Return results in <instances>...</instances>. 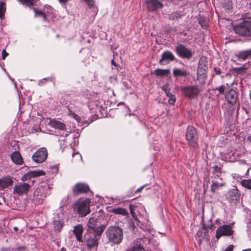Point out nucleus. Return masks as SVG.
<instances>
[{
    "label": "nucleus",
    "instance_id": "obj_43",
    "mask_svg": "<svg viewBox=\"0 0 251 251\" xmlns=\"http://www.w3.org/2000/svg\"><path fill=\"white\" fill-rule=\"evenodd\" d=\"M199 23L203 28L206 29L208 26L206 21L202 17H201L199 19Z\"/></svg>",
    "mask_w": 251,
    "mask_h": 251
},
{
    "label": "nucleus",
    "instance_id": "obj_51",
    "mask_svg": "<svg viewBox=\"0 0 251 251\" xmlns=\"http://www.w3.org/2000/svg\"><path fill=\"white\" fill-rule=\"evenodd\" d=\"M1 54L2 59H4L5 57L8 55V53L5 50H2Z\"/></svg>",
    "mask_w": 251,
    "mask_h": 251
},
{
    "label": "nucleus",
    "instance_id": "obj_35",
    "mask_svg": "<svg viewBox=\"0 0 251 251\" xmlns=\"http://www.w3.org/2000/svg\"><path fill=\"white\" fill-rule=\"evenodd\" d=\"M241 184L248 189H251V179L242 180L241 181Z\"/></svg>",
    "mask_w": 251,
    "mask_h": 251
},
{
    "label": "nucleus",
    "instance_id": "obj_29",
    "mask_svg": "<svg viewBox=\"0 0 251 251\" xmlns=\"http://www.w3.org/2000/svg\"><path fill=\"white\" fill-rule=\"evenodd\" d=\"M170 73V69H157L154 71V74L157 76H167Z\"/></svg>",
    "mask_w": 251,
    "mask_h": 251
},
{
    "label": "nucleus",
    "instance_id": "obj_1",
    "mask_svg": "<svg viewBox=\"0 0 251 251\" xmlns=\"http://www.w3.org/2000/svg\"><path fill=\"white\" fill-rule=\"evenodd\" d=\"M106 237L109 241L113 244H119L123 240V232L119 226H109L105 231Z\"/></svg>",
    "mask_w": 251,
    "mask_h": 251
},
{
    "label": "nucleus",
    "instance_id": "obj_34",
    "mask_svg": "<svg viewBox=\"0 0 251 251\" xmlns=\"http://www.w3.org/2000/svg\"><path fill=\"white\" fill-rule=\"evenodd\" d=\"M212 168L213 169V173L215 176L214 177L216 178V176L220 177L222 173L221 168L216 165L213 167Z\"/></svg>",
    "mask_w": 251,
    "mask_h": 251
},
{
    "label": "nucleus",
    "instance_id": "obj_15",
    "mask_svg": "<svg viewBox=\"0 0 251 251\" xmlns=\"http://www.w3.org/2000/svg\"><path fill=\"white\" fill-rule=\"evenodd\" d=\"M30 186L26 183H20L19 185L14 186V192L19 195L27 193Z\"/></svg>",
    "mask_w": 251,
    "mask_h": 251
},
{
    "label": "nucleus",
    "instance_id": "obj_37",
    "mask_svg": "<svg viewBox=\"0 0 251 251\" xmlns=\"http://www.w3.org/2000/svg\"><path fill=\"white\" fill-rule=\"evenodd\" d=\"M181 17V14L178 12H174L169 15V19L170 20H176L180 19Z\"/></svg>",
    "mask_w": 251,
    "mask_h": 251
},
{
    "label": "nucleus",
    "instance_id": "obj_26",
    "mask_svg": "<svg viewBox=\"0 0 251 251\" xmlns=\"http://www.w3.org/2000/svg\"><path fill=\"white\" fill-rule=\"evenodd\" d=\"M31 157H48L47 149L45 147H41Z\"/></svg>",
    "mask_w": 251,
    "mask_h": 251
},
{
    "label": "nucleus",
    "instance_id": "obj_61",
    "mask_svg": "<svg viewBox=\"0 0 251 251\" xmlns=\"http://www.w3.org/2000/svg\"><path fill=\"white\" fill-rule=\"evenodd\" d=\"M237 70H242V67H240V68H237Z\"/></svg>",
    "mask_w": 251,
    "mask_h": 251
},
{
    "label": "nucleus",
    "instance_id": "obj_50",
    "mask_svg": "<svg viewBox=\"0 0 251 251\" xmlns=\"http://www.w3.org/2000/svg\"><path fill=\"white\" fill-rule=\"evenodd\" d=\"M129 208H130V213L131 214L133 218H135V213L133 212L134 207L131 205H130Z\"/></svg>",
    "mask_w": 251,
    "mask_h": 251
},
{
    "label": "nucleus",
    "instance_id": "obj_7",
    "mask_svg": "<svg viewBox=\"0 0 251 251\" xmlns=\"http://www.w3.org/2000/svg\"><path fill=\"white\" fill-rule=\"evenodd\" d=\"M176 54L181 58L190 59L193 55L192 50L186 48L182 44H178L176 47Z\"/></svg>",
    "mask_w": 251,
    "mask_h": 251
},
{
    "label": "nucleus",
    "instance_id": "obj_45",
    "mask_svg": "<svg viewBox=\"0 0 251 251\" xmlns=\"http://www.w3.org/2000/svg\"><path fill=\"white\" fill-rule=\"evenodd\" d=\"M132 251H145V249L141 245L137 244L133 246Z\"/></svg>",
    "mask_w": 251,
    "mask_h": 251
},
{
    "label": "nucleus",
    "instance_id": "obj_44",
    "mask_svg": "<svg viewBox=\"0 0 251 251\" xmlns=\"http://www.w3.org/2000/svg\"><path fill=\"white\" fill-rule=\"evenodd\" d=\"M11 160L16 164L20 165L23 163V158H10Z\"/></svg>",
    "mask_w": 251,
    "mask_h": 251
},
{
    "label": "nucleus",
    "instance_id": "obj_53",
    "mask_svg": "<svg viewBox=\"0 0 251 251\" xmlns=\"http://www.w3.org/2000/svg\"><path fill=\"white\" fill-rule=\"evenodd\" d=\"M40 130H41L40 127L39 126H36L35 127H34L33 128L32 132H38L39 131H40Z\"/></svg>",
    "mask_w": 251,
    "mask_h": 251
},
{
    "label": "nucleus",
    "instance_id": "obj_18",
    "mask_svg": "<svg viewBox=\"0 0 251 251\" xmlns=\"http://www.w3.org/2000/svg\"><path fill=\"white\" fill-rule=\"evenodd\" d=\"M73 232L75 235L76 240L79 242H83L82 234L83 228L82 225L79 224L74 227Z\"/></svg>",
    "mask_w": 251,
    "mask_h": 251
},
{
    "label": "nucleus",
    "instance_id": "obj_21",
    "mask_svg": "<svg viewBox=\"0 0 251 251\" xmlns=\"http://www.w3.org/2000/svg\"><path fill=\"white\" fill-rule=\"evenodd\" d=\"M13 180L10 177H3L0 179V190L8 188L13 185Z\"/></svg>",
    "mask_w": 251,
    "mask_h": 251
},
{
    "label": "nucleus",
    "instance_id": "obj_56",
    "mask_svg": "<svg viewBox=\"0 0 251 251\" xmlns=\"http://www.w3.org/2000/svg\"><path fill=\"white\" fill-rule=\"evenodd\" d=\"M144 186H143L140 188H139L138 189H137L136 191V193H138V192H140L143 189V188H144Z\"/></svg>",
    "mask_w": 251,
    "mask_h": 251
},
{
    "label": "nucleus",
    "instance_id": "obj_31",
    "mask_svg": "<svg viewBox=\"0 0 251 251\" xmlns=\"http://www.w3.org/2000/svg\"><path fill=\"white\" fill-rule=\"evenodd\" d=\"M98 223L99 219L98 218L95 217L90 218L87 224L88 228L97 226Z\"/></svg>",
    "mask_w": 251,
    "mask_h": 251
},
{
    "label": "nucleus",
    "instance_id": "obj_20",
    "mask_svg": "<svg viewBox=\"0 0 251 251\" xmlns=\"http://www.w3.org/2000/svg\"><path fill=\"white\" fill-rule=\"evenodd\" d=\"M42 190V187H38L34 192L33 201L36 204H41L44 198L45 197L44 195L40 194Z\"/></svg>",
    "mask_w": 251,
    "mask_h": 251
},
{
    "label": "nucleus",
    "instance_id": "obj_38",
    "mask_svg": "<svg viewBox=\"0 0 251 251\" xmlns=\"http://www.w3.org/2000/svg\"><path fill=\"white\" fill-rule=\"evenodd\" d=\"M72 108V107H69L68 108V114L69 115L72 117L75 120L78 121L80 119V117L75 113V111L71 109Z\"/></svg>",
    "mask_w": 251,
    "mask_h": 251
},
{
    "label": "nucleus",
    "instance_id": "obj_60",
    "mask_svg": "<svg viewBox=\"0 0 251 251\" xmlns=\"http://www.w3.org/2000/svg\"><path fill=\"white\" fill-rule=\"evenodd\" d=\"M243 251H251V249H246V250H243Z\"/></svg>",
    "mask_w": 251,
    "mask_h": 251
},
{
    "label": "nucleus",
    "instance_id": "obj_5",
    "mask_svg": "<svg viewBox=\"0 0 251 251\" xmlns=\"http://www.w3.org/2000/svg\"><path fill=\"white\" fill-rule=\"evenodd\" d=\"M99 240L92 232L87 231L84 236L83 242H85L88 249L91 250L95 248H97Z\"/></svg>",
    "mask_w": 251,
    "mask_h": 251
},
{
    "label": "nucleus",
    "instance_id": "obj_54",
    "mask_svg": "<svg viewBox=\"0 0 251 251\" xmlns=\"http://www.w3.org/2000/svg\"><path fill=\"white\" fill-rule=\"evenodd\" d=\"M234 246L232 245H229L225 251H233Z\"/></svg>",
    "mask_w": 251,
    "mask_h": 251
},
{
    "label": "nucleus",
    "instance_id": "obj_42",
    "mask_svg": "<svg viewBox=\"0 0 251 251\" xmlns=\"http://www.w3.org/2000/svg\"><path fill=\"white\" fill-rule=\"evenodd\" d=\"M23 4L27 6L33 5L37 0H19Z\"/></svg>",
    "mask_w": 251,
    "mask_h": 251
},
{
    "label": "nucleus",
    "instance_id": "obj_25",
    "mask_svg": "<svg viewBox=\"0 0 251 251\" xmlns=\"http://www.w3.org/2000/svg\"><path fill=\"white\" fill-rule=\"evenodd\" d=\"M63 221L59 218H54L53 221L54 230L55 232H60L63 226Z\"/></svg>",
    "mask_w": 251,
    "mask_h": 251
},
{
    "label": "nucleus",
    "instance_id": "obj_6",
    "mask_svg": "<svg viewBox=\"0 0 251 251\" xmlns=\"http://www.w3.org/2000/svg\"><path fill=\"white\" fill-rule=\"evenodd\" d=\"M89 205L90 201L88 199L78 201L76 203L75 208L77 210L79 216L84 217L90 213Z\"/></svg>",
    "mask_w": 251,
    "mask_h": 251
},
{
    "label": "nucleus",
    "instance_id": "obj_46",
    "mask_svg": "<svg viewBox=\"0 0 251 251\" xmlns=\"http://www.w3.org/2000/svg\"><path fill=\"white\" fill-rule=\"evenodd\" d=\"M44 13L47 14H51L53 12V8L49 5H45L44 8Z\"/></svg>",
    "mask_w": 251,
    "mask_h": 251
},
{
    "label": "nucleus",
    "instance_id": "obj_3",
    "mask_svg": "<svg viewBox=\"0 0 251 251\" xmlns=\"http://www.w3.org/2000/svg\"><path fill=\"white\" fill-rule=\"evenodd\" d=\"M186 139L190 148L196 149L198 147L197 130L193 126H188L186 129Z\"/></svg>",
    "mask_w": 251,
    "mask_h": 251
},
{
    "label": "nucleus",
    "instance_id": "obj_27",
    "mask_svg": "<svg viewBox=\"0 0 251 251\" xmlns=\"http://www.w3.org/2000/svg\"><path fill=\"white\" fill-rule=\"evenodd\" d=\"M11 144H13V147L14 148V151H13V149L11 150V153L10 154V157H22L19 151V147L17 146L18 144L16 141H14ZM12 148H13V147Z\"/></svg>",
    "mask_w": 251,
    "mask_h": 251
},
{
    "label": "nucleus",
    "instance_id": "obj_2",
    "mask_svg": "<svg viewBox=\"0 0 251 251\" xmlns=\"http://www.w3.org/2000/svg\"><path fill=\"white\" fill-rule=\"evenodd\" d=\"M234 30L239 36L244 39H249L251 38V22L243 21L234 25Z\"/></svg>",
    "mask_w": 251,
    "mask_h": 251
},
{
    "label": "nucleus",
    "instance_id": "obj_52",
    "mask_svg": "<svg viewBox=\"0 0 251 251\" xmlns=\"http://www.w3.org/2000/svg\"><path fill=\"white\" fill-rule=\"evenodd\" d=\"M214 72L215 74L217 75H220L221 74V71L220 68L217 67H215L214 68Z\"/></svg>",
    "mask_w": 251,
    "mask_h": 251
},
{
    "label": "nucleus",
    "instance_id": "obj_19",
    "mask_svg": "<svg viewBox=\"0 0 251 251\" xmlns=\"http://www.w3.org/2000/svg\"><path fill=\"white\" fill-rule=\"evenodd\" d=\"M238 61H245L251 58V49L239 51L236 54Z\"/></svg>",
    "mask_w": 251,
    "mask_h": 251
},
{
    "label": "nucleus",
    "instance_id": "obj_36",
    "mask_svg": "<svg viewBox=\"0 0 251 251\" xmlns=\"http://www.w3.org/2000/svg\"><path fill=\"white\" fill-rule=\"evenodd\" d=\"M5 5V4L4 2L1 1L0 2V19L1 20L4 18L6 11Z\"/></svg>",
    "mask_w": 251,
    "mask_h": 251
},
{
    "label": "nucleus",
    "instance_id": "obj_22",
    "mask_svg": "<svg viewBox=\"0 0 251 251\" xmlns=\"http://www.w3.org/2000/svg\"><path fill=\"white\" fill-rule=\"evenodd\" d=\"M50 126L54 128L65 131L66 129V125L56 119H50L49 122Z\"/></svg>",
    "mask_w": 251,
    "mask_h": 251
},
{
    "label": "nucleus",
    "instance_id": "obj_28",
    "mask_svg": "<svg viewBox=\"0 0 251 251\" xmlns=\"http://www.w3.org/2000/svg\"><path fill=\"white\" fill-rule=\"evenodd\" d=\"M71 202V199L70 196L67 195L63 197L60 201V207H63L69 205Z\"/></svg>",
    "mask_w": 251,
    "mask_h": 251
},
{
    "label": "nucleus",
    "instance_id": "obj_63",
    "mask_svg": "<svg viewBox=\"0 0 251 251\" xmlns=\"http://www.w3.org/2000/svg\"><path fill=\"white\" fill-rule=\"evenodd\" d=\"M68 135V132H66L65 136H67Z\"/></svg>",
    "mask_w": 251,
    "mask_h": 251
},
{
    "label": "nucleus",
    "instance_id": "obj_13",
    "mask_svg": "<svg viewBox=\"0 0 251 251\" xmlns=\"http://www.w3.org/2000/svg\"><path fill=\"white\" fill-rule=\"evenodd\" d=\"M225 99L227 102L232 105L236 103L237 95L235 90L231 88L225 94Z\"/></svg>",
    "mask_w": 251,
    "mask_h": 251
},
{
    "label": "nucleus",
    "instance_id": "obj_8",
    "mask_svg": "<svg viewBox=\"0 0 251 251\" xmlns=\"http://www.w3.org/2000/svg\"><path fill=\"white\" fill-rule=\"evenodd\" d=\"M233 230L230 225H225L220 226L216 230V238L219 239L221 236H229L233 235Z\"/></svg>",
    "mask_w": 251,
    "mask_h": 251
},
{
    "label": "nucleus",
    "instance_id": "obj_57",
    "mask_svg": "<svg viewBox=\"0 0 251 251\" xmlns=\"http://www.w3.org/2000/svg\"><path fill=\"white\" fill-rule=\"evenodd\" d=\"M247 139H248V141L251 142V135L248 136Z\"/></svg>",
    "mask_w": 251,
    "mask_h": 251
},
{
    "label": "nucleus",
    "instance_id": "obj_62",
    "mask_svg": "<svg viewBox=\"0 0 251 251\" xmlns=\"http://www.w3.org/2000/svg\"><path fill=\"white\" fill-rule=\"evenodd\" d=\"M250 99H251V90L250 94Z\"/></svg>",
    "mask_w": 251,
    "mask_h": 251
},
{
    "label": "nucleus",
    "instance_id": "obj_11",
    "mask_svg": "<svg viewBox=\"0 0 251 251\" xmlns=\"http://www.w3.org/2000/svg\"><path fill=\"white\" fill-rule=\"evenodd\" d=\"M89 186L83 183H76L73 188L72 192L74 196L81 193H87L89 191Z\"/></svg>",
    "mask_w": 251,
    "mask_h": 251
},
{
    "label": "nucleus",
    "instance_id": "obj_58",
    "mask_svg": "<svg viewBox=\"0 0 251 251\" xmlns=\"http://www.w3.org/2000/svg\"><path fill=\"white\" fill-rule=\"evenodd\" d=\"M68 0H59L60 2H67Z\"/></svg>",
    "mask_w": 251,
    "mask_h": 251
},
{
    "label": "nucleus",
    "instance_id": "obj_32",
    "mask_svg": "<svg viewBox=\"0 0 251 251\" xmlns=\"http://www.w3.org/2000/svg\"><path fill=\"white\" fill-rule=\"evenodd\" d=\"M111 211L116 214H120L123 216H126L128 214L127 211L124 208H115L111 210Z\"/></svg>",
    "mask_w": 251,
    "mask_h": 251
},
{
    "label": "nucleus",
    "instance_id": "obj_12",
    "mask_svg": "<svg viewBox=\"0 0 251 251\" xmlns=\"http://www.w3.org/2000/svg\"><path fill=\"white\" fill-rule=\"evenodd\" d=\"M175 59V56L174 54L169 50H166L161 54V58L159 61V63L161 65H165L174 61Z\"/></svg>",
    "mask_w": 251,
    "mask_h": 251
},
{
    "label": "nucleus",
    "instance_id": "obj_9",
    "mask_svg": "<svg viewBox=\"0 0 251 251\" xmlns=\"http://www.w3.org/2000/svg\"><path fill=\"white\" fill-rule=\"evenodd\" d=\"M205 60V58H201L197 70V78L198 80L201 83H203L206 78V69L203 67V62ZM203 66L205 65L203 64Z\"/></svg>",
    "mask_w": 251,
    "mask_h": 251
},
{
    "label": "nucleus",
    "instance_id": "obj_49",
    "mask_svg": "<svg viewBox=\"0 0 251 251\" xmlns=\"http://www.w3.org/2000/svg\"><path fill=\"white\" fill-rule=\"evenodd\" d=\"M49 79H50V78H49V77H48V78H43V79H42L40 80L39 81V83H38V85H40V86H41V85H43V84H44V83H45L47 82V81L48 80H49Z\"/></svg>",
    "mask_w": 251,
    "mask_h": 251
},
{
    "label": "nucleus",
    "instance_id": "obj_47",
    "mask_svg": "<svg viewBox=\"0 0 251 251\" xmlns=\"http://www.w3.org/2000/svg\"><path fill=\"white\" fill-rule=\"evenodd\" d=\"M162 89L166 93V95H168L169 93H171L170 88L167 84L163 85L162 87Z\"/></svg>",
    "mask_w": 251,
    "mask_h": 251
},
{
    "label": "nucleus",
    "instance_id": "obj_24",
    "mask_svg": "<svg viewBox=\"0 0 251 251\" xmlns=\"http://www.w3.org/2000/svg\"><path fill=\"white\" fill-rule=\"evenodd\" d=\"M173 74L175 77H184L189 75L190 72L186 70L176 68L173 71Z\"/></svg>",
    "mask_w": 251,
    "mask_h": 251
},
{
    "label": "nucleus",
    "instance_id": "obj_17",
    "mask_svg": "<svg viewBox=\"0 0 251 251\" xmlns=\"http://www.w3.org/2000/svg\"><path fill=\"white\" fill-rule=\"evenodd\" d=\"M106 226L105 225H101L100 226H97L94 227L88 228L87 231L90 232H92L99 239L103 233V231L106 228Z\"/></svg>",
    "mask_w": 251,
    "mask_h": 251
},
{
    "label": "nucleus",
    "instance_id": "obj_16",
    "mask_svg": "<svg viewBox=\"0 0 251 251\" xmlns=\"http://www.w3.org/2000/svg\"><path fill=\"white\" fill-rule=\"evenodd\" d=\"M45 175V173L42 170H35L30 171L25 174L22 178L23 181L30 179L31 177H35Z\"/></svg>",
    "mask_w": 251,
    "mask_h": 251
},
{
    "label": "nucleus",
    "instance_id": "obj_30",
    "mask_svg": "<svg viewBox=\"0 0 251 251\" xmlns=\"http://www.w3.org/2000/svg\"><path fill=\"white\" fill-rule=\"evenodd\" d=\"M224 183H219L217 181H213L212 184L211 186V190L212 192H216L220 188L224 185Z\"/></svg>",
    "mask_w": 251,
    "mask_h": 251
},
{
    "label": "nucleus",
    "instance_id": "obj_64",
    "mask_svg": "<svg viewBox=\"0 0 251 251\" xmlns=\"http://www.w3.org/2000/svg\"><path fill=\"white\" fill-rule=\"evenodd\" d=\"M230 161H232V162H234V161H235V159H234V160H230Z\"/></svg>",
    "mask_w": 251,
    "mask_h": 251
},
{
    "label": "nucleus",
    "instance_id": "obj_40",
    "mask_svg": "<svg viewBox=\"0 0 251 251\" xmlns=\"http://www.w3.org/2000/svg\"><path fill=\"white\" fill-rule=\"evenodd\" d=\"M34 11L35 12V16H40L42 17L44 21L46 20V15L44 12H42L40 10H37L35 8H33Z\"/></svg>",
    "mask_w": 251,
    "mask_h": 251
},
{
    "label": "nucleus",
    "instance_id": "obj_23",
    "mask_svg": "<svg viewBox=\"0 0 251 251\" xmlns=\"http://www.w3.org/2000/svg\"><path fill=\"white\" fill-rule=\"evenodd\" d=\"M226 198L229 201H238L239 200L240 194L239 190L237 188H234L229 190L226 195Z\"/></svg>",
    "mask_w": 251,
    "mask_h": 251
},
{
    "label": "nucleus",
    "instance_id": "obj_48",
    "mask_svg": "<svg viewBox=\"0 0 251 251\" xmlns=\"http://www.w3.org/2000/svg\"><path fill=\"white\" fill-rule=\"evenodd\" d=\"M47 158H32V160L35 163H41L45 161Z\"/></svg>",
    "mask_w": 251,
    "mask_h": 251
},
{
    "label": "nucleus",
    "instance_id": "obj_33",
    "mask_svg": "<svg viewBox=\"0 0 251 251\" xmlns=\"http://www.w3.org/2000/svg\"><path fill=\"white\" fill-rule=\"evenodd\" d=\"M83 0L86 2L88 7L90 9H92L93 12H94V14L96 15L98 10L97 8L96 7H95V6L94 5V0Z\"/></svg>",
    "mask_w": 251,
    "mask_h": 251
},
{
    "label": "nucleus",
    "instance_id": "obj_41",
    "mask_svg": "<svg viewBox=\"0 0 251 251\" xmlns=\"http://www.w3.org/2000/svg\"><path fill=\"white\" fill-rule=\"evenodd\" d=\"M226 89V86L224 85H222L221 86L216 87L214 89V90L218 91L219 93H218V94H217V95H220L224 94Z\"/></svg>",
    "mask_w": 251,
    "mask_h": 251
},
{
    "label": "nucleus",
    "instance_id": "obj_55",
    "mask_svg": "<svg viewBox=\"0 0 251 251\" xmlns=\"http://www.w3.org/2000/svg\"><path fill=\"white\" fill-rule=\"evenodd\" d=\"M111 64H112V65L114 66L115 68L118 69V64L116 63V62L114 61V59L112 60Z\"/></svg>",
    "mask_w": 251,
    "mask_h": 251
},
{
    "label": "nucleus",
    "instance_id": "obj_4",
    "mask_svg": "<svg viewBox=\"0 0 251 251\" xmlns=\"http://www.w3.org/2000/svg\"><path fill=\"white\" fill-rule=\"evenodd\" d=\"M180 91L185 97L189 99L197 97L201 91L197 86L194 85L181 86Z\"/></svg>",
    "mask_w": 251,
    "mask_h": 251
},
{
    "label": "nucleus",
    "instance_id": "obj_59",
    "mask_svg": "<svg viewBox=\"0 0 251 251\" xmlns=\"http://www.w3.org/2000/svg\"><path fill=\"white\" fill-rule=\"evenodd\" d=\"M14 229L15 231H17L18 230V228L17 226L14 227Z\"/></svg>",
    "mask_w": 251,
    "mask_h": 251
},
{
    "label": "nucleus",
    "instance_id": "obj_39",
    "mask_svg": "<svg viewBox=\"0 0 251 251\" xmlns=\"http://www.w3.org/2000/svg\"><path fill=\"white\" fill-rule=\"evenodd\" d=\"M167 96L169 98L168 100V103L171 105L174 104L176 100L175 96L171 93H169Z\"/></svg>",
    "mask_w": 251,
    "mask_h": 251
},
{
    "label": "nucleus",
    "instance_id": "obj_10",
    "mask_svg": "<svg viewBox=\"0 0 251 251\" xmlns=\"http://www.w3.org/2000/svg\"><path fill=\"white\" fill-rule=\"evenodd\" d=\"M145 5L147 11L150 12L156 11L163 6V4L159 0H146Z\"/></svg>",
    "mask_w": 251,
    "mask_h": 251
},
{
    "label": "nucleus",
    "instance_id": "obj_14",
    "mask_svg": "<svg viewBox=\"0 0 251 251\" xmlns=\"http://www.w3.org/2000/svg\"><path fill=\"white\" fill-rule=\"evenodd\" d=\"M93 97L94 98L89 99L88 106L90 110L97 112V110H100L101 106L100 105V102L98 101L97 94H94Z\"/></svg>",
    "mask_w": 251,
    "mask_h": 251
}]
</instances>
